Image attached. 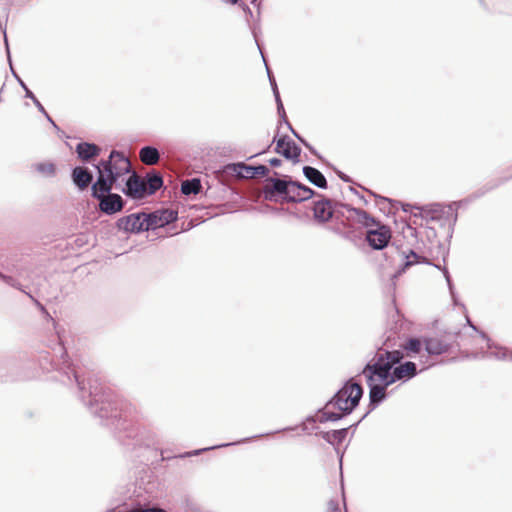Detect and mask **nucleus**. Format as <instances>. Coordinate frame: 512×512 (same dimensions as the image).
I'll return each instance as SVG.
<instances>
[{
	"label": "nucleus",
	"instance_id": "1",
	"mask_svg": "<svg viewBox=\"0 0 512 512\" xmlns=\"http://www.w3.org/2000/svg\"><path fill=\"white\" fill-rule=\"evenodd\" d=\"M54 352L50 365L51 370L59 374L57 379L65 385H77L81 401L93 416L100 419L101 424L114 431L115 437L122 445L134 448L155 445L150 433L140 431L139 427L123 417L112 391L100 383L98 378L89 377L86 386V380L81 378L79 370L69 360L62 344H59Z\"/></svg>",
	"mask_w": 512,
	"mask_h": 512
},
{
	"label": "nucleus",
	"instance_id": "2",
	"mask_svg": "<svg viewBox=\"0 0 512 512\" xmlns=\"http://www.w3.org/2000/svg\"><path fill=\"white\" fill-rule=\"evenodd\" d=\"M366 241L368 245L374 250H383L386 260L394 262L396 257L399 258L403 263L400 268L394 274V277L401 275L407 268L417 263L431 264L425 257L420 256L414 250L409 249L408 251L400 249V247L393 242L389 245L391 240V230L389 226L382 224L375 225V228L367 229Z\"/></svg>",
	"mask_w": 512,
	"mask_h": 512
},
{
	"label": "nucleus",
	"instance_id": "3",
	"mask_svg": "<svg viewBox=\"0 0 512 512\" xmlns=\"http://www.w3.org/2000/svg\"><path fill=\"white\" fill-rule=\"evenodd\" d=\"M94 167L98 176L91 185V191L96 195L112 191L119 178L131 172L129 158L117 150H112L107 159L100 160Z\"/></svg>",
	"mask_w": 512,
	"mask_h": 512
},
{
	"label": "nucleus",
	"instance_id": "4",
	"mask_svg": "<svg viewBox=\"0 0 512 512\" xmlns=\"http://www.w3.org/2000/svg\"><path fill=\"white\" fill-rule=\"evenodd\" d=\"M372 196H374L377 199V204H380V202H390L392 205L394 204H401L402 209L404 212H410L412 209L419 210L418 214H414L415 217L418 215L424 218L427 222H439L441 226L448 227L449 235L452 234L454 226L457 222L458 214L457 209L461 202H452L449 205H442L440 203H432L425 206H413L411 204H403L399 203L397 201L392 202V200L377 195L373 193L372 191H368Z\"/></svg>",
	"mask_w": 512,
	"mask_h": 512
},
{
	"label": "nucleus",
	"instance_id": "5",
	"mask_svg": "<svg viewBox=\"0 0 512 512\" xmlns=\"http://www.w3.org/2000/svg\"><path fill=\"white\" fill-rule=\"evenodd\" d=\"M364 389L361 384L348 379L344 385L326 402V408H336L350 415L358 406L363 397Z\"/></svg>",
	"mask_w": 512,
	"mask_h": 512
},
{
	"label": "nucleus",
	"instance_id": "6",
	"mask_svg": "<svg viewBox=\"0 0 512 512\" xmlns=\"http://www.w3.org/2000/svg\"><path fill=\"white\" fill-rule=\"evenodd\" d=\"M361 374L365 377L369 388V410L361 418L362 420L374 409H376L386 398V389L391 383H386L382 373L374 370L371 366H364Z\"/></svg>",
	"mask_w": 512,
	"mask_h": 512
},
{
	"label": "nucleus",
	"instance_id": "7",
	"mask_svg": "<svg viewBox=\"0 0 512 512\" xmlns=\"http://www.w3.org/2000/svg\"><path fill=\"white\" fill-rule=\"evenodd\" d=\"M275 177H266L265 184L262 188L264 199L275 203H286L284 198L289 195L291 186L296 183L289 176L279 177L277 172H274Z\"/></svg>",
	"mask_w": 512,
	"mask_h": 512
},
{
	"label": "nucleus",
	"instance_id": "8",
	"mask_svg": "<svg viewBox=\"0 0 512 512\" xmlns=\"http://www.w3.org/2000/svg\"><path fill=\"white\" fill-rule=\"evenodd\" d=\"M426 360H428V357H426ZM423 363L425 365L420 370V372L434 365V363H428L427 361ZM418 373L419 371L417 369V365L412 361H405L394 366L393 368H391V366H385L384 369H382V377L386 383L391 384H394L398 381L406 382L417 376Z\"/></svg>",
	"mask_w": 512,
	"mask_h": 512
},
{
	"label": "nucleus",
	"instance_id": "9",
	"mask_svg": "<svg viewBox=\"0 0 512 512\" xmlns=\"http://www.w3.org/2000/svg\"><path fill=\"white\" fill-rule=\"evenodd\" d=\"M270 170L267 166L247 165L244 162L229 163L223 166L222 173L228 177L253 178L256 176L269 177Z\"/></svg>",
	"mask_w": 512,
	"mask_h": 512
},
{
	"label": "nucleus",
	"instance_id": "10",
	"mask_svg": "<svg viewBox=\"0 0 512 512\" xmlns=\"http://www.w3.org/2000/svg\"><path fill=\"white\" fill-rule=\"evenodd\" d=\"M404 352L401 350H387L379 349L374 357L366 363V366H371L372 369L382 373L385 366H394L402 363Z\"/></svg>",
	"mask_w": 512,
	"mask_h": 512
},
{
	"label": "nucleus",
	"instance_id": "11",
	"mask_svg": "<svg viewBox=\"0 0 512 512\" xmlns=\"http://www.w3.org/2000/svg\"><path fill=\"white\" fill-rule=\"evenodd\" d=\"M91 196L97 199V209L106 215H114L123 210L126 201L117 193L103 192L102 195H96L95 192L91 191Z\"/></svg>",
	"mask_w": 512,
	"mask_h": 512
},
{
	"label": "nucleus",
	"instance_id": "12",
	"mask_svg": "<svg viewBox=\"0 0 512 512\" xmlns=\"http://www.w3.org/2000/svg\"><path fill=\"white\" fill-rule=\"evenodd\" d=\"M277 135L274 137L273 142H276L274 151L280 154L287 160H291L293 163L300 161L301 148L292 140L288 135H284L278 139Z\"/></svg>",
	"mask_w": 512,
	"mask_h": 512
},
{
	"label": "nucleus",
	"instance_id": "13",
	"mask_svg": "<svg viewBox=\"0 0 512 512\" xmlns=\"http://www.w3.org/2000/svg\"><path fill=\"white\" fill-rule=\"evenodd\" d=\"M145 212L132 213L116 221V227L125 233L138 234L147 231L145 228Z\"/></svg>",
	"mask_w": 512,
	"mask_h": 512
},
{
	"label": "nucleus",
	"instance_id": "14",
	"mask_svg": "<svg viewBox=\"0 0 512 512\" xmlns=\"http://www.w3.org/2000/svg\"><path fill=\"white\" fill-rule=\"evenodd\" d=\"M122 192L131 199H143L147 196L146 182L135 172H130Z\"/></svg>",
	"mask_w": 512,
	"mask_h": 512
},
{
	"label": "nucleus",
	"instance_id": "15",
	"mask_svg": "<svg viewBox=\"0 0 512 512\" xmlns=\"http://www.w3.org/2000/svg\"><path fill=\"white\" fill-rule=\"evenodd\" d=\"M340 207L346 209L350 213V215L347 217L348 220H354L368 229L373 228V226L378 225L380 222L366 211L352 207L349 204H340Z\"/></svg>",
	"mask_w": 512,
	"mask_h": 512
},
{
	"label": "nucleus",
	"instance_id": "16",
	"mask_svg": "<svg viewBox=\"0 0 512 512\" xmlns=\"http://www.w3.org/2000/svg\"><path fill=\"white\" fill-rule=\"evenodd\" d=\"M334 212L331 200L324 198L314 202L313 216L317 222L325 223L329 221L333 217Z\"/></svg>",
	"mask_w": 512,
	"mask_h": 512
},
{
	"label": "nucleus",
	"instance_id": "17",
	"mask_svg": "<svg viewBox=\"0 0 512 512\" xmlns=\"http://www.w3.org/2000/svg\"><path fill=\"white\" fill-rule=\"evenodd\" d=\"M71 177L74 185L81 191L85 190L93 181L92 172L82 166L73 168Z\"/></svg>",
	"mask_w": 512,
	"mask_h": 512
},
{
	"label": "nucleus",
	"instance_id": "18",
	"mask_svg": "<svg viewBox=\"0 0 512 512\" xmlns=\"http://www.w3.org/2000/svg\"><path fill=\"white\" fill-rule=\"evenodd\" d=\"M262 436H264V434L253 436V437H250V438H245V439H242V440H239V441H235V442H232V443H224V444L215 445V446H211V447H207V448L193 450V451H190V452H185V453L179 454L177 456H165L164 455V451L160 450V452H161V460L165 461V460H168V459H171V458L191 457V456L199 455V454H201L204 451L213 450V449L221 448V447H227V446H231V445H235V444H240V443H245V442H248L249 440H251L253 438H258V437H262Z\"/></svg>",
	"mask_w": 512,
	"mask_h": 512
},
{
	"label": "nucleus",
	"instance_id": "19",
	"mask_svg": "<svg viewBox=\"0 0 512 512\" xmlns=\"http://www.w3.org/2000/svg\"><path fill=\"white\" fill-rule=\"evenodd\" d=\"M78 158L84 162H89L91 159L96 158L101 153V148L89 142H79L75 149Z\"/></svg>",
	"mask_w": 512,
	"mask_h": 512
},
{
	"label": "nucleus",
	"instance_id": "20",
	"mask_svg": "<svg viewBox=\"0 0 512 512\" xmlns=\"http://www.w3.org/2000/svg\"><path fill=\"white\" fill-rule=\"evenodd\" d=\"M361 421H362V419H360L358 422H356L355 424H353L347 428L326 431V432H320L319 435L321 436L322 439H324L327 443H329L331 445L340 444L347 437L349 429L356 428Z\"/></svg>",
	"mask_w": 512,
	"mask_h": 512
},
{
	"label": "nucleus",
	"instance_id": "21",
	"mask_svg": "<svg viewBox=\"0 0 512 512\" xmlns=\"http://www.w3.org/2000/svg\"><path fill=\"white\" fill-rule=\"evenodd\" d=\"M507 171L509 172L508 176H503L499 179L491 180L490 182L485 184L482 188L475 191L467 199V201H472V200L478 199V198L482 197L483 195H485L487 192L497 188L498 186H500V185L504 184L505 182H507L508 180L512 179V165L508 168Z\"/></svg>",
	"mask_w": 512,
	"mask_h": 512
},
{
	"label": "nucleus",
	"instance_id": "22",
	"mask_svg": "<svg viewBox=\"0 0 512 512\" xmlns=\"http://www.w3.org/2000/svg\"><path fill=\"white\" fill-rule=\"evenodd\" d=\"M424 345L426 352L430 356L446 353L451 347L448 342L438 338H425Z\"/></svg>",
	"mask_w": 512,
	"mask_h": 512
},
{
	"label": "nucleus",
	"instance_id": "23",
	"mask_svg": "<svg viewBox=\"0 0 512 512\" xmlns=\"http://www.w3.org/2000/svg\"><path fill=\"white\" fill-rule=\"evenodd\" d=\"M303 174L307 178V180L314 186L320 189H326L328 187L326 177L318 169L312 166H304Z\"/></svg>",
	"mask_w": 512,
	"mask_h": 512
},
{
	"label": "nucleus",
	"instance_id": "24",
	"mask_svg": "<svg viewBox=\"0 0 512 512\" xmlns=\"http://www.w3.org/2000/svg\"><path fill=\"white\" fill-rule=\"evenodd\" d=\"M147 196L155 194L163 186V178L157 171H150L146 174Z\"/></svg>",
	"mask_w": 512,
	"mask_h": 512
},
{
	"label": "nucleus",
	"instance_id": "25",
	"mask_svg": "<svg viewBox=\"0 0 512 512\" xmlns=\"http://www.w3.org/2000/svg\"><path fill=\"white\" fill-rule=\"evenodd\" d=\"M140 160L146 165H155L160 159V153L154 146H144L139 152Z\"/></svg>",
	"mask_w": 512,
	"mask_h": 512
},
{
	"label": "nucleus",
	"instance_id": "26",
	"mask_svg": "<svg viewBox=\"0 0 512 512\" xmlns=\"http://www.w3.org/2000/svg\"><path fill=\"white\" fill-rule=\"evenodd\" d=\"M202 185L199 178H191L182 182L181 193L183 195H197L201 192Z\"/></svg>",
	"mask_w": 512,
	"mask_h": 512
},
{
	"label": "nucleus",
	"instance_id": "27",
	"mask_svg": "<svg viewBox=\"0 0 512 512\" xmlns=\"http://www.w3.org/2000/svg\"><path fill=\"white\" fill-rule=\"evenodd\" d=\"M424 344V341L422 342L417 337H410L406 339V341L400 345L405 351L407 356L412 357L415 354L420 353L422 346Z\"/></svg>",
	"mask_w": 512,
	"mask_h": 512
},
{
	"label": "nucleus",
	"instance_id": "28",
	"mask_svg": "<svg viewBox=\"0 0 512 512\" xmlns=\"http://www.w3.org/2000/svg\"><path fill=\"white\" fill-rule=\"evenodd\" d=\"M328 409L329 408H326V405H325L323 408L318 410L320 423H325L328 421L336 422V421H339L347 416V415H344L343 411L332 412V411H328Z\"/></svg>",
	"mask_w": 512,
	"mask_h": 512
},
{
	"label": "nucleus",
	"instance_id": "29",
	"mask_svg": "<svg viewBox=\"0 0 512 512\" xmlns=\"http://www.w3.org/2000/svg\"><path fill=\"white\" fill-rule=\"evenodd\" d=\"M4 42H5V46H6V53H7V57H8V61H9V65H10V68H11L12 75L17 80V82L20 85V87L24 90L25 97L28 98V97L32 96V94H34V93L28 88L26 83L21 79V77L15 72V70L12 67V61H11L10 49H9V45H8L7 36H5Z\"/></svg>",
	"mask_w": 512,
	"mask_h": 512
},
{
	"label": "nucleus",
	"instance_id": "30",
	"mask_svg": "<svg viewBox=\"0 0 512 512\" xmlns=\"http://www.w3.org/2000/svg\"><path fill=\"white\" fill-rule=\"evenodd\" d=\"M0 280L5 282L7 285H9L13 288H16V289L22 291L23 293L27 294L37 306H39L42 310H44V307L42 306V304L37 299H35L31 294H29L25 290H23L22 285L15 278H13L12 276L5 275L2 272H0Z\"/></svg>",
	"mask_w": 512,
	"mask_h": 512
},
{
	"label": "nucleus",
	"instance_id": "31",
	"mask_svg": "<svg viewBox=\"0 0 512 512\" xmlns=\"http://www.w3.org/2000/svg\"><path fill=\"white\" fill-rule=\"evenodd\" d=\"M159 213H160V210H156V211H153L150 213H145L144 221H145V228H147V231L155 230L157 228H162Z\"/></svg>",
	"mask_w": 512,
	"mask_h": 512
},
{
	"label": "nucleus",
	"instance_id": "32",
	"mask_svg": "<svg viewBox=\"0 0 512 512\" xmlns=\"http://www.w3.org/2000/svg\"><path fill=\"white\" fill-rule=\"evenodd\" d=\"M480 336L487 341L488 349H490L489 356L494 357L496 359L506 358V351L502 347H495L496 350L492 351L493 344L491 343V340L486 333L480 332Z\"/></svg>",
	"mask_w": 512,
	"mask_h": 512
},
{
	"label": "nucleus",
	"instance_id": "33",
	"mask_svg": "<svg viewBox=\"0 0 512 512\" xmlns=\"http://www.w3.org/2000/svg\"><path fill=\"white\" fill-rule=\"evenodd\" d=\"M35 169L45 177H54L56 174V166L51 162H41L35 165Z\"/></svg>",
	"mask_w": 512,
	"mask_h": 512
},
{
	"label": "nucleus",
	"instance_id": "34",
	"mask_svg": "<svg viewBox=\"0 0 512 512\" xmlns=\"http://www.w3.org/2000/svg\"><path fill=\"white\" fill-rule=\"evenodd\" d=\"M159 216L162 227L175 222L178 218L177 212L170 209H160Z\"/></svg>",
	"mask_w": 512,
	"mask_h": 512
},
{
	"label": "nucleus",
	"instance_id": "35",
	"mask_svg": "<svg viewBox=\"0 0 512 512\" xmlns=\"http://www.w3.org/2000/svg\"><path fill=\"white\" fill-rule=\"evenodd\" d=\"M284 201L286 203H300L305 201V197H302L299 194V188H297L296 186H291V188L289 189V195L287 198H284Z\"/></svg>",
	"mask_w": 512,
	"mask_h": 512
},
{
	"label": "nucleus",
	"instance_id": "36",
	"mask_svg": "<svg viewBox=\"0 0 512 512\" xmlns=\"http://www.w3.org/2000/svg\"><path fill=\"white\" fill-rule=\"evenodd\" d=\"M270 85L275 97L277 112H283V102L281 100L278 86L274 77H270Z\"/></svg>",
	"mask_w": 512,
	"mask_h": 512
},
{
	"label": "nucleus",
	"instance_id": "37",
	"mask_svg": "<svg viewBox=\"0 0 512 512\" xmlns=\"http://www.w3.org/2000/svg\"><path fill=\"white\" fill-rule=\"evenodd\" d=\"M2 14L0 15V29L2 30L4 37L6 36V24L9 16L10 7L8 3L2 4Z\"/></svg>",
	"mask_w": 512,
	"mask_h": 512
},
{
	"label": "nucleus",
	"instance_id": "38",
	"mask_svg": "<svg viewBox=\"0 0 512 512\" xmlns=\"http://www.w3.org/2000/svg\"><path fill=\"white\" fill-rule=\"evenodd\" d=\"M295 183V186L299 188V194L302 197H305V201L312 198L315 195V191L312 188L300 183L299 181H295Z\"/></svg>",
	"mask_w": 512,
	"mask_h": 512
},
{
	"label": "nucleus",
	"instance_id": "39",
	"mask_svg": "<svg viewBox=\"0 0 512 512\" xmlns=\"http://www.w3.org/2000/svg\"><path fill=\"white\" fill-rule=\"evenodd\" d=\"M327 512H342L341 508H340V505H339V501L335 500V499H331L328 502V510H327Z\"/></svg>",
	"mask_w": 512,
	"mask_h": 512
},
{
	"label": "nucleus",
	"instance_id": "40",
	"mask_svg": "<svg viewBox=\"0 0 512 512\" xmlns=\"http://www.w3.org/2000/svg\"><path fill=\"white\" fill-rule=\"evenodd\" d=\"M253 35H254V38H255L256 44H257V46H258V49H259V51H260V53H261V55H262V58H263V60H264V63H265V67H266V71H267L268 78L270 79V77H274V76H273V74H272V72H271V70H270V68H269V66H268V64H267V62H266V60H265V57H264V55H263V52H262L261 46L259 45V43H258V41H257V36H256V33H255V30H253Z\"/></svg>",
	"mask_w": 512,
	"mask_h": 512
},
{
	"label": "nucleus",
	"instance_id": "41",
	"mask_svg": "<svg viewBox=\"0 0 512 512\" xmlns=\"http://www.w3.org/2000/svg\"><path fill=\"white\" fill-rule=\"evenodd\" d=\"M299 142L304 146L306 147L312 154L316 155L317 157L321 158V156L318 154V152L316 151V149L309 143L306 141L305 138H299Z\"/></svg>",
	"mask_w": 512,
	"mask_h": 512
},
{
	"label": "nucleus",
	"instance_id": "42",
	"mask_svg": "<svg viewBox=\"0 0 512 512\" xmlns=\"http://www.w3.org/2000/svg\"><path fill=\"white\" fill-rule=\"evenodd\" d=\"M278 115H279V118H280V123H285L287 128L292 132L293 130H295L291 123L288 121L287 119V116H286V112H285V109L283 108V112H278Z\"/></svg>",
	"mask_w": 512,
	"mask_h": 512
},
{
	"label": "nucleus",
	"instance_id": "43",
	"mask_svg": "<svg viewBox=\"0 0 512 512\" xmlns=\"http://www.w3.org/2000/svg\"><path fill=\"white\" fill-rule=\"evenodd\" d=\"M28 98L32 100L33 104L36 106L40 113L44 114L45 112H47L44 106L41 104V102L37 99V97L34 94H32V96Z\"/></svg>",
	"mask_w": 512,
	"mask_h": 512
},
{
	"label": "nucleus",
	"instance_id": "44",
	"mask_svg": "<svg viewBox=\"0 0 512 512\" xmlns=\"http://www.w3.org/2000/svg\"><path fill=\"white\" fill-rule=\"evenodd\" d=\"M443 273H444V276L446 278V281H447L450 293H451L452 297L454 298V291H453L452 281H451L450 274H449V272H448L446 267L443 268Z\"/></svg>",
	"mask_w": 512,
	"mask_h": 512
},
{
	"label": "nucleus",
	"instance_id": "45",
	"mask_svg": "<svg viewBox=\"0 0 512 512\" xmlns=\"http://www.w3.org/2000/svg\"><path fill=\"white\" fill-rule=\"evenodd\" d=\"M335 173L337 174V176L344 182L346 183H350L352 182V179L350 178V176L346 175L345 173H343L342 171L338 170L337 168H333Z\"/></svg>",
	"mask_w": 512,
	"mask_h": 512
},
{
	"label": "nucleus",
	"instance_id": "46",
	"mask_svg": "<svg viewBox=\"0 0 512 512\" xmlns=\"http://www.w3.org/2000/svg\"><path fill=\"white\" fill-rule=\"evenodd\" d=\"M269 164L272 166V167H280L281 164H282V160L279 159V158H271L269 160Z\"/></svg>",
	"mask_w": 512,
	"mask_h": 512
},
{
	"label": "nucleus",
	"instance_id": "47",
	"mask_svg": "<svg viewBox=\"0 0 512 512\" xmlns=\"http://www.w3.org/2000/svg\"><path fill=\"white\" fill-rule=\"evenodd\" d=\"M43 115L45 116V118L47 119V121H48L49 123H51V124H52V126H53L56 130H59L58 125L54 122V120L51 118V116H50L47 112H45Z\"/></svg>",
	"mask_w": 512,
	"mask_h": 512
},
{
	"label": "nucleus",
	"instance_id": "48",
	"mask_svg": "<svg viewBox=\"0 0 512 512\" xmlns=\"http://www.w3.org/2000/svg\"><path fill=\"white\" fill-rule=\"evenodd\" d=\"M241 6H242L244 12L246 14H249L252 17L253 14H252L251 9L245 3H242Z\"/></svg>",
	"mask_w": 512,
	"mask_h": 512
},
{
	"label": "nucleus",
	"instance_id": "49",
	"mask_svg": "<svg viewBox=\"0 0 512 512\" xmlns=\"http://www.w3.org/2000/svg\"><path fill=\"white\" fill-rule=\"evenodd\" d=\"M221 1L225 4H231V5H236L239 3V0H221Z\"/></svg>",
	"mask_w": 512,
	"mask_h": 512
},
{
	"label": "nucleus",
	"instance_id": "50",
	"mask_svg": "<svg viewBox=\"0 0 512 512\" xmlns=\"http://www.w3.org/2000/svg\"><path fill=\"white\" fill-rule=\"evenodd\" d=\"M350 191H352L354 194L358 195L362 200H364L365 203H367V201L364 199V196L360 195L356 189H354L353 187H350Z\"/></svg>",
	"mask_w": 512,
	"mask_h": 512
},
{
	"label": "nucleus",
	"instance_id": "51",
	"mask_svg": "<svg viewBox=\"0 0 512 512\" xmlns=\"http://www.w3.org/2000/svg\"><path fill=\"white\" fill-rule=\"evenodd\" d=\"M293 134V136L299 141V138H302V136L296 131V130H293L291 132Z\"/></svg>",
	"mask_w": 512,
	"mask_h": 512
},
{
	"label": "nucleus",
	"instance_id": "52",
	"mask_svg": "<svg viewBox=\"0 0 512 512\" xmlns=\"http://www.w3.org/2000/svg\"><path fill=\"white\" fill-rule=\"evenodd\" d=\"M467 322H468V324L471 326V328H472L473 330L477 331L476 326H475V325H473V324L471 323V321L469 320V318H467Z\"/></svg>",
	"mask_w": 512,
	"mask_h": 512
},
{
	"label": "nucleus",
	"instance_id": "53",
	"mask_svg": "<svg viewBox=\"0 0 512 512\" xmlns=\"http://www.w3.org/2000/svg\"><path fill=\"white\" fill-rule=\"evenodd\" d=\"M341 235H342L344 238L350 239V233H349V232L341 233Z\"/></svg>",
	"mask_w": 512,
	"mask_h": 512
},
{
	"label": "nucleus",
	"instance_id": "54",
	"mask_svg": "<svg viewBox=\"0 0 512 512\" xmlns=\"http://www.w3.org/2000/svg\"><path fill=\"white\" fill-rule=\"evenodd\" d=\"M343 454L340 455V463L342 462Z\"/></svg>",
	"mask_w": 512,
	"mask_h": 512
},
{
	"label": "nucleus",
	"instance_id": "55",
	"mask_svg": "<svg viewBox=\"0 0 512 512\" xmlns=\"http://www.w3.org/2000/svg\"><path fill=\"white\" fill-rule=\"evenodd\" d=\"M257 0H252V3H256Z\"/></svg>",
	"mask_w": 512,
	"mask_h": 512
}]
</instances>
